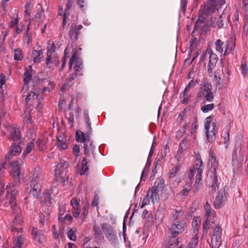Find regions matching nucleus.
<instances>
[{
  "instance_id": "obj_1",
  "label": "nucleus",
  "mask_w": 248,
  "mask_h": 248,
  "mask_svg": "<svg viewBox=\"0 0 248 248\" xmlns=\"http://www.w3.org/2000/svg\"><path fill=\"white\" fill-rule=\"evenodd\" d=\"M23 162L21 160H17L11 163V175L14 179V185L8 187L7 191V200L11 207L15 210L16 207V195L17 190L16 186L20 183V168Z\"/></svg>"
},
{
  "instance_id": "obj_2",
  "label": "nucleus",
  "mask_w": 248,
  "mask_h": 248,
  "mask_svg": "<svg viewBox=\"0 0 248 248\" xmlns=\"http://www.w3.org/2000/svg\"><path fill=\"white\" fill-rule=\"evenodd\" d=\"M43 180V175L40 168L35 167L30 184V195H31L34 198L38 197L41 193V182Z\"/></svg>"
},
{
  "instance_id": "obj_3",
  "label": "nucleus",
  "mask_w": 248,
  "mask_h": 248,
  "mask_svg": "<svg viewBox=\"0 0 248 248\" xmlns=\"http://www.w3.org/2000/svg\"><path fill=\"white\" fill-rule=\"evenodd\" d=\"M225 3V0H209L201 7L199 20H201V18L202 19L206 18Z\"/></svg>"
},
{
  "instance_id": "obj_4",
  "label": "nucleus",
  "mask_w": 248,
  "mask_h": 248,
  "mask_svg": "<svg viewBox=\"0 0 248 248\" xmlns=\"http://www.w3.org/2000/svg\"><path fill=\"white\" fill-rule=\"evenodd\" d=\"M204 128L207 141L213 142L216 139V132L217 129V121L213 120V116H210L205 119Z\"/></svg>"
},
{
  "instance_id": "obj_5",
  "label": "nucleus",
  "mask_w": 248,
  "mask_h": 248,
  "mask_svg": "<svg viewBox=\"0 0 248 248\" xmlns=\"http://www.w3.org/2000/svg\"><path fill=\"white\" fill-rule=\"evenodd\" d=\"M205 210V214L204 218L205 219V222L203 224V234L206 235L208 230L210 227V222L215 224L217 220L216 212L214 210L211 209L210 205L207 202L204 205Z\"/></svg>"
},
{
  "instance_id": "obj_6",
  "label": "nucleus",
  "mask_w": 248,
  "mask_h": 248,
  "mask_svg": "<svg viewBox=\"0 0 248 248\" xmlns=\"http://www.w3.org/2000/svg\"><path fill=\"white\" fill-rule=\"evenodd\" d=\"M76 139L77 141L84 142V155L89 156L90 155V150H93L94 146L92 141L90 142V136L88 133H85L79 130H77Z\"/></svg>"
},
{
  "instance_id": "obj_7",
  "label": "nucleus",
  "mask_w": 248,
  "mask_h": 248,
  "mask_svg": "<svg viewBox=\"0 0 248 248\" xmlns=\"http://www.w3.org/2000/svg\"><path fill=\"white\" fill-rule=\"evenodd\" d=\"M209 57V61L207 66V72L209 76L212 77L213 75V70L216 66L217 62V55L213 53L210 49H207L206 51H203L201 58V61L203 62L206 58Z\"/></svg>"
},
{
  "instance_id": "obj_8",
  "label": "nucleus",
  "mask_w": 248,
  "mask_h": 248,
  "mask_svg": "<svg viewBox=\"0 0 248 248\" xmlns=\"http://www.w3.org/2000/svg\"><path fill=\"white\" fill-rule=\"evenodd\" d=\"M102 228L106 238L113 246H116L118 243V238L116 231L107 223L102 224Z\"/></svg>"
},
{
  "instance_id": "obj_9",
  "label": "nucleus",
  "mask_w": 248,
  "mask_h": 248,
  "mask_svg": "<svg viewBox=\"0 0 248 248\" xmlns=\"http://www.w3.org/2000/svg\"><path fill=\"white\" fill-rule=\"evenodd\" d=\"M212 90V86L211 84H204L201 87L197 96L201 98H204L207 101L212 102L214 98Z\"/></svg>"
},
{
  "instance_id": "obj_10",
  "label": "nucleus",
  "mask_w": 248,
  "mask_h": 248,
  "mask_svg": "<svg viewBox=\"0 0 248 248\" xmlns=\"http://www.w3.org/2000/svg\"><path fill=\"white\" fill-rule=\"evenodd\" d=\"M222 229L219 225L217 224L213 228V234L211 239V246L212 248H219L221 245V238Z\"/></svg>"
},
{
  "instance_id": "obj_11",
  "label": "nucleus",
  "mask_w": 248,
  "mask_h": 248,
  "mask_svg": "<svg viewBox=\"0 0 248 248\" xmlns=\"http://www.w3.org/2000/svg\"><path fill=\"white\" fill-rule=\"evenodd\" d=\"M75 64L74 70L75 73L78 74L79 76H82V69H83V65H82V62L81 60L78 59L77 57V52L75 51L71 58L70 59L69 63V68L70 69H72V65Z\"/></svg>"
},
{
  "instance_id": "obj_12",
  "label": "nucleus",
  "mask_w": 248,
  "mask_h": 248,
  "mask_svg": "<svg viewBox=\"0 0 248 248\" xmlns=\"http://www.w3.org/2000/svg\"><path fill=\"white\" fill-rule=\"evenodd\" d=\"M55 46L54 42L51 45V47L47 49V56L46 58V64L47 67L50 68L51 63L58 65L59 61L57 54L55 52Z\"/></svg>"
},
{
  "instance_id": "obj_13",
  "label": "nucleus",
  "mask_w": 248,
  "mask_h": 248,
  "mask_svg": "<svg viewBox=\"0 0 248 248\" xmlns=\"http://www.w3.org/2000/svg\"><path fill=\"white\" fill-rule=\"evenodd\" d=\"M170 218L172 221L182 220L184 217L185 212L181 206H175L172 205L170 208Z\"/></svg>"
},
{
  "instance_id": "obj_14",
  "label": "nucleus",
  "mask_w": 248,
  "mask_h": 248,
  "mask_svg": "<svg viewBox=\"0 0 248 248\" xmlns=\"http://www.w3.org/2000/svg\"><path fill=\"white\" fill-rule=\"evenodd\" d=\"M198 81L197 80L194 81L192 79L188 85L186 87L183 93L180 94L182 98L181 102L183 104H187L188 102L190 94L189 93L191 89H193Z\"/></svg>"
},
{
  "instance_id": "obj_15",
  "label": "nucleus",
  "mask_w": 248,
  "mask_h": 248,
  "mask_svg": "<svg viewBox=\"0 0 248 248\" xmlns=\"http://www.w3.org/2000/svg\"><path fill=\"white\" fill-rule=\"evenodd\" d=\"M203 171L202 161L201 159H197L192 169L190 170V173L189 177L191 179L193 177L195 174H196V177H202Z\"/></svg>"
},
{
  "instance_id": "obj_16",
  "label": "nucleus",
  "mask_w": 248,
  "mask_h": 248,
  "mask_svg": "<svg viewBox=\"0 0 248 248\" xmlns=\"http://www.w3.org/2000/svg\"><path fill=\"white\" fill-rule=\"evenodd\" d=\"M185 226L182 220L177 221L175 223L172 224L170 228L171 236L172 237L177 236L179 233L184 231Z\"/></svg>"
},
{
  "instance_id": "obj_17",
  "label": "nucleus",
  "mask_w": 248,
  "mask_h": 248,
  "mask_svg": "<svg viewBox=\"0 0 248 248\" xmlns=\"http://www.w3.org/2000/svg\"><path fill=\"white\" fill-rule=\"evenodd\" d=\"M67 162L62 159L60 160L59 163L57 165L56 169H55V175L57 176V178L58 180H60V178H59V175L61 177H62L63 176V174L65 173V171L68 167Z\"/></svg>"
},
{
  "instance_id": "obj_18",
  "label": "nucleus",
  "mask_w": 248,
  "mask_h": 248,
  "mask_svg": "<svg viewBox=\"0 0 248 248\" xmlns=\"http://www.w3.org/2000/svg\"><path fill=\"white\" fill-rule=\"evenodd\" d=\"M216 46V49L217 51L225 55L228 53L227 49V46L228 43L227 42L224 43L220 39H217L215 43Z\"/></svg>"
},
{
  "instance_id": "obj_19",
  "label": "nucleus",
  "mask_w": 248,
  "mask_h": 248,
  "mask_svg": "<svg viewBox=\"0 0 248 248\" xmlns=\"http://www.w3.org/2000/svg\"><path fill=\"white\" fill-rule=\"evenodd\" d=\"M226 199L225 190L223 189L220 190L214 203L215 207L216 208H220L221 205L225 202Z\"/></svg>"
},
{
  "instance_id": "obj_20",
  "label": "nucleus",
  "mask_w": 248,
  "mask_h": 248,
  "mask_svg": "<svg viewBox=\"0 0 248 248\" xmlns=\"http://www.w3.org/2000/svg\"><path fill=\"white\" fill-rule=\"evenodd\" d=\"M8 130L10 132V135L8 137L10 140L18 141L20 139V133L18 128L10 126L8 127Z\"/></svg>"
},
{
  "instance_id": "obj_21",
  "label": "nucleus",
  "mask_w": 248,
  "mask_h": 248,
  "mask_svg": "<svg viewBox=\"0 0 248 248\" xmlns=\"http://www.w3.org/2000/svg\"><path fill=\"white\" fill-rule=\"evenodd\" d=\"M82 28L81 25L72 24L71 26L70 31H69V35L71 39L74 38L75 40H77L78 35L80 33L79 31Z\"/></svg>"
},
{
  "instance_id": "obj_22",
  "label": "nucleus",
  "mask_w": 248,
  "mask_h": 248,
  "mask_svg": "<svg viewBox=\"0 0 248 248\" xmlns=\"http://www.w3.org/2000/svg\"><path fill=\"white\" fill-rule=\"evenodd\" d=\"M79 200L75 198H73L71 200V205L72 206V213L75 217H78L80 212V210L79 209Z\"/></svg>"
},
{
  "instance_id": "obj_23",
  "label": "nucleus",
  "mask_w": 248,
  "mask_h": 248,
  "mask_svg": "<svg viewBox=\"0 0 248 248\" xmlns=\"http://www.w3.org/2000/svg\"><path fill=\"white\" fill-rule=\"evenodd\" d=\"M209 162L211 164V168L213 169V172L217 171V170L218 169L219 166V163L217 161V159L215 155L214 154L213 151L212 150H210L209 151Z\"/></svg>"
},
{
  "instance_id": "obj_24",
  "label": "nucleus",
  "mask_w": 248,
  "mask_h": 248,
  "mask_svg": "<svg viewBox=\"0 0 248 248\" xmlns=\"http://www.w3.org/2000/svg\"><path fill=\"white\" fill-rule=\"evenodd\" d=\"M21 151V147L19 145L16 144L12 145L10 151L6 155V159H10L11 156H16L17 154H19Z\"/></svg>"
},
{
  "instance_id": "obj_25",
  "label": "nucleus",
  "mask_w": 248,
  "mask_h": 248,
  "mask_svg": "<svg viewBox=\"0 0 248 248\" xmlns=\"http://www.w3.org/2000/svg\"><path fill=\"white\" fill-rule=\"evenodd\" d=\"M94 235L97 241H102L104 239V235L102 232V225L101 227L94 224L93 226Z\"/></svg>"
},
{
  "instance_id": "obj_26",
  "label": "nucleus",
  "mask_w": 248,
  "mask_h": 248,
  "mask_svg": "<svg viewBox=\"0 0 248 248\" xmlns=\"http://www.w3.org/2000/svg\"><path fill=\"white\" fill-rule=\"evenodd\" d=\"M50 212L49 209L47 208L46 210L42 209L41 212V215L40 216V222L42 225H44L46 222L49 220L50 217Z\"/></svg>"
},
{
  "instance_id": "obj_27",
  "label": "nucleus",
  "mask_w": 248,
  "mask_h": 248,
  "mask_svg": "<svg viewBox=\"0 0 248 248\" xmlns=\"http://www.w3.org/2000/svg\"><path fill=\"white\" fill-rule=\"evenodd\" d=\"M237 151L239 152V155L241 158L243 156L244 151L240 143H236L235 145L234 149L232 152V162H234L235 160L237 159Z\"/></svg>"
},
{
  "instance_id": "obj_28",
  "label": "nucleus",
  "mask_w": 248,
  "mask_h": 248,
  "mask_svg": "<svg viewBox=\"0 0 248 248\" xmlns=\"http://www.w3.org/2000/svg\"><path fill=\"white\" fill-rule=\"evenodd\" d=\"M32 235L34 240L39 243H42L44 238V233L41 231L38 230L36 228H33L32 231Z\"/></svg>"
},
{
  "instance_id": "obj_29",
  "label": "nucleus",
  "mask_w": 248,
  "mask_h": 248,
  "mask_svg": "<svg viewBox=\"0 0 248 248\" xmlns=\"http://www.w3.org/2000/svg\"><path fill=\"white\" fill-rule=\"evenodd\" d=\"M33 74L31 66L30 65L28 66L26 68V71L24 73V82L25 84H28L30 81L31 80Z\"/></svg>"
},
{
  "instance_id": "obj_30",
  "label": "nucleus",
  "mask_w": 248,
  "mask_h": 248,
  "mask_svg": "<svg viewBox=\"0 0 248 248\" xmlns=\"http://www.w3.org/2000/svg\"><path fill=\"white\" fill-rule=\"evenodd\" d=\"M32 58L34 62H40L43 58V50L40 49L38 51L34 50L32 52Z\"/></svg>"
},
{
  "instance_id": "obj_31",
  "label": "nucleus",
  "mask_w": 248,
  "mask_h": 248,
  "mask_svg": "<svg viewBox=\"0 0 248 248\" xmlns=\"http://www.w3.org/2000/svg\"><path fill=\"white\" fill-rule=\"evenodd\" d=\"M157 193L158 191L155 189L152 188L151 190H148L147 193V197H149L152 202L153 203L157 201Z\"/></svg>"
},
{
  "instance_id": "obj_32",
  "label": "nucleus",
  "mask_w": 248,
  "mask_h": 248,
  "mask_svg": "<svg viewBox=\"0 0 248 248\" xmlns=\"http://www.w3.org/2000/svg\"><path fill=\"white\" fill-rule=\"evenodd\" d=\"M177 121L178 123H181L183 121H186V123L188 121H189L188 116L187 115V110L184 109L178 116Z\"/></svg>"
},
{
  "instance_id": "obj_33",
  "label": "nucleus",
  "mask_w": 248,
  "mask_h": 248,
  "mask_svg": "<svg viewBox=\"0 0 248 248\" xmlns=\"http://www.w3.org/2000/svg\"><path fill=\"white\" fill-rule=\"evenodd\" d=\"M214 77L216 80V86L217 88H218L219 89L222 88L223 81L221 79V78L217 75V71L215 72L214 73H213V75L211 77Z\"/></svg>"
},
{
  "instance_id": "obj_34",
  "label": "nucleus",
  "mask_w": 248,
  "mask_h": 248,
  "mask_svg": "<svg viewBox=\"0 0 248 248\" xmlns=\"http://www.w3.org/2000/svg\"><path fill=\"white\" fill-rule=\"evenodd\" d=\"M34 141H30L28 142L26 147V149L23 154V155L25 156L27 154L31 153L34 146Z\"/></svg>"
},
{
  "instance_id": "obj_35",
  "label": "nucleus",
  "mask_w": 248,
  "mask_h": 248,
  "mask_svg": "<svg viewBox=\"0 0 248 248\" xmlns=\"http://www.w3.org/2000/svg\"><path fill=\"white\" fill-rule=\"evenodd\" d=\"M218 179L217 176V171L213 172V184H212V190H214V192H216L217 189H218Z\"/></svg>"
},
{
  "instance_id": "obj_36",
  "label": "nucleus",
  "mask_w": 248,
  "mask_h": 248,
  "mask_svg": "<svg viewBox=\"0 0 248 248\" xmlns=\"http://www.w3.org/2000/svg\"><path fill=\"white\" fill-rule=\"evenodd\" d=\"M164 181L162 179H160L155 183L153 188L155 189L158 192L159 190L162 189L164 188Z\"/></svg>"
},
{
  "instance_id": "obj_37",
  "label": "nucleus",
  "mask_w": 248,
  "mask_h": 248,
  "mask_svg": "<svg viewBox=\"0 0 248 248\" xmlns=\"http://www.w3.org/2000/svg\"><path fill=\"white\" fill-rule=\"evenodd\" d=\"M181 168V165L180 164H178L177 166L172 168L170 171L168 173V176L169 178L174 177L178 171Z\"/></svg>"
},
{
  "instance_id": "obj_38",
  "label": "nucleus",
  "mask_w": 248,
  "mask_h": 248,
  "mask_svg": "<svg viewBox=\"0 0 248 248\" xmlns=\"http://www.w3.org/2000/svg\"><path fill=\"white\" fill-rule=\"evenodd\" d=\"M87 160L86 158L83 157L82 159V165L81 169L79 171V173L80 175H84L86 171L88 170V166H87Z\"/></svg>"
},
{
  "instance_id": "obj_39",
  "label": "nucleus",
  "mask_w": 248,
  "mask_h": 248,
  "mask_svg": "<svg viewBox=\"0 0 248 248\" xmlns=\"http://www.w3.org/2000/svg\"><path fill=\"white\" fill-rule=\"evenodd\" d=\"M76 232L77 229L74 228L71 229L69 231H68L67 236L71 240L74 241L76 240Z\"/></svg>"
},
{
  "instance_id": "obj_40",
  "label": "nucleus",
  "mask_w": 248,
  "mask_h": 248,
  "mask_svg": "<svg viewBox=\"0 0 248 248\" xmlns=\"http://www.w3.org/2000/svg\"><path fill=\"white\" fill-rule=\"evenodd\" d=\"M14 58L16 61H20L22 59L23 55L21 49L19 48L15 49Z\"/></svg>"
},
{
  "instance_id": "obj_41",
  "label": "nucleus",
  "mask_w": 248,
  "mask_h": 248,
  "mask_svg": "<svg viewBox=\"0 0 248 248\" xmlns=\"http://www.w3.org/2000/svg\"><path fill=\"white\" fill-rule=\"evenodd\" d=\"M78 76H79V75L76 73H74L71 74V75H70V76L68 78H67L66 79L65 85L71 86L72 84V81L73 80H74L75 79H76V78H77Z\"/></svg>"
},
{
  "instance_id": "obj_42",
  "label": "nucleus",
  "mask_w": 248,
  "mask_h": 248,
  "mask_svg": "<svg viewBox=\"0 0 248 248\" xmlns=\"http://www.w3.org/2000/svg\"><path fill=\"white\" fill-rule=\"evenodd\" d=\"M202 180V177H196L195 184L194 185V192H196L201 188L202 183L201 182Z\"/></svg>"
},
{
  "instance_id": "obj_43",
  "label": "nucleus",
  "mask_w": 248,
  "mask_h": 248,
  "mask_svg": "<svg viewBox=\"0 0 248 248\" xmlns=\"http://www.w3.org/2000/svg\"><path fill=\"white\" fill-rule=\"evenodd\" d=\"M223 136H222L224 140V143L225 144V147L226 149L229 147L230 145V138H229V133L228 131H225L223 133Z\"/></svg>"
},
{
  "instance_id": "obj_44",
  "label": "nucleus",
  "mask_w": 248,
  "mask_h": 248,
  "mask_svg": "<svg viewBox=\"0 0 248 248\" xmlns=\"http://www.w3.org/2000/svg\"><path fill=\"white\" fill-rule=\"evenodd\" d=\"M215 108V105L213 103L203 105L201 107V110L204 113H207L210 110H212Z\"/></svg>"
},
{
  "instance_id": "obj_45",
  "label": "nucleus",
  "mask_w": 248,
  "mask_h": 248,
  "mask_svg": "<svg viewBox=\"0 0 248 248\" xmlns=\"http://www.w3.org/2000/svg\"><path fill=\"white\" fill-rule=\"evenodd\" d=\"M15 247L13 248H21L23 244V238L22 236L17 237V239L15 240Z\"/></svg>"
},
{
  "instance_id": "obj_46",
  "label": "nucleus",
  "mask_w": 248,
  "mask_h": 248,
  "mask_svg": "<svg viewBox=\"0 0 248 248\" xmlns=\"http://www.w3.org/2000/svg\"><path fill=\"white\" fill-rule=\"evenodd\" d=\"M198 237L197 234H195L191 239L190 242L188 245L190 248H195L198 243Z\"/></svg>"
},
{
  "instance_id": "obj_47",
  "label": "nucleus",
  "mask_w": 248,
  "mask_h": 248,
  "mask_svg": "<svg viewBox=\"0 0 248 248\" xmlns=\"http://www.w3.org/2000/svg\"><path fill=\"white\" fill-rule=\"evenodd\" d=\"M224 14H222L221 15L219 16V18H218L217 22V25L219 28H221L223 27L224 25Z\"/></svg>"
},
{
  "instance_id": "obj_48",
  "label": "nucleus",
  "mask_w": 248,
  "mask_h": 248,
  "mask_svg": "<svg viewBox=\"0 0 248 248\" xmlns=\"http://www.w3.org/2000/svg\"><path fill=\"white\" fill-rule=\"evenodd\" d=\"M80 147L78 145L76 144L74 146L72 149L73 154L75 156L76 158L79 155Z\"/></svg>"
},
{
  "instance_id": "obj_49",
  "label": "nucleus",
  "mask_w": 248,
  "mask_h": 248,
  "mask_svg": "<svg viewBox=\"0 0 248 248\" xmlns=\"http://www.w3.org/2000/svg\"><path fill=\"white\" fill-rule=\"evenodd\" d=\"M28 136L31 139V141H35L36 138L35 130L33 129L29 130L28 133Z\"/></svg>"
},
{
  "instance_id": "obj_50",
  "label": "nucleus",
  "mask_w": 248,
  "mask_h": 248,
  "mask_svg": "<svg viewBox=\"0 0 248 248\" xmlns=\"http://www.w3.org/2000/svg\"><path fill=\"white\" fill-rule=\"evenodd\" d=\"M34 143H35V144L37 145L39 150H42L43 149L45 144V142L44 141L40 140L39 139H37V140H35V141H34Z\"/></svg>"
},
{
  "instance_id": "obj_51",
  "label": "nucleus",
  "mask_w": 248,
  "mask_h": 248,
  "mask_svg": "<svg viewBox=\"0 0 248 248\" xmlns=\"http://www.w3.org/2000/svg\"><path fill=\"white\" fill-rule=\"evenodd\" d=\"M57 146L61 149L65 150L67 149L68 145L65 142H63L60 140H58L57 142Z\"/></svg>"
},
{
  "instance_id": "obj_52",
  "label": "nucleus",
  "mask_w": 248,
  "mask_h": 248,
  "mask_svg": "<svg viewBox=\"0 0 248 248\" xmlns=\"http://www.w3.org/2000/svg\"><path fill=\"white\" fill-rule=\"evenodd\" d=\"M18 22V18L17 17V14H16L15 18L12 19L11 21V25H10L11 28H14L15 27H17Z\"/></svg>"
},
{
  "instance_id": "obj_53",
  "label": "nucleus",
  "mask_w": 248,
  "mask_h": 248,
  "mask_svg": "<svg viewBox=\"0 0 248 248\" xmlns=\"http://www.w3.org/2000/svg\"><path fill=\"white\" fill-rule=\"evenodd\" d=\"M187 2L186 0H181V10L185 13L187 7Z\"/></svg>"
},
{
  "instance_id": "obj_54",
  "label": "nucleus",
  "mask_w": 248,
  "mask_h": 248,
  "mask_svg": "<svg viewBox=\"0 0 248 248\" xmlns=\"http://www.w3.org/2000/svg\"><path fill=\"white\" fill-rule=\"evenodd\" d=\"M59 219L60 220L64 221V222H65L66 220L70 222L72 219V217L71 216L68 214H66L63 218L59 217Z\"/></svg>"
},
{
  "instance_id": "obj_55",
  "label": "nucleus",
  "mask_w": 248,
  "mask_h": 248,
  "mask_svg": "<svg viewBox=\"0 0 248 248\" xmlns=\"http://www.w3.org/2000/svg\"><path fill=\"white\" fill-rule=\"evenodd\" d=\"M191 190V186L188 185L187 186H186L181 191V193L183 196L187 195L188 192Z\"/></svg>"
},
{
  "instance_id": "obj_56",
  "label": "nucleus",
  "mask_w": 248,
  "mask_h": 248,
  "mask_svg": "<svg viewBox=\"0 0 248 248\" xmlns=\"http://www.w3.org/2000/svg\"><path fill=\"white\" fill-rule=\"evenodd\" d=\"M150 202V199L149 197H147V194L145 196V197L144 198L142 201V203L141 206V208H143L145 205H148L149 204Z\"/></svg>"
},
{
  "instance_id": "obj_57",
  "label": "nucleus",
  "mask_w": 248,
  "mask_h": 248,
  "mask_svg": "<svg viewBox=\"0 0 248 248\" xmlns=\"http://www.w3.org/2000/svg\"><path fill=\"white\" fill-rule=\"evenodd\" d=\"M242 72L244 76H245L248 73L247 65L246 63H243L241 65Z\"/></svg>"
},
{
  "instance_id": "obj_58",
  "label": "nucleus",
  "mask_w": 248,
  "mask_h": 248,
  "mask_svg": "<svg viewBox=\"0 0 248 248\" xmlns=\"http://www.w3.org/2000/svg\"><path fill=\"white\" fill-rule=\"evenodd\" d=\"M35 95L36 94L34 92L30 93L26 97L25 102L28 103L31 99L33 98Z\"/></svg>"
},
{
  "instance_id": "obj_59",
  "label": "nucleus",
  "mask_w": 248,
  "mask_h": 248,
  "mask_svg": "<svg viewBox=\"0 0 248 248\" xmlns=\"http://www.w3.org/2000/svg\"><path fill=\"white\" fill-rule=\"evenodd\" d=\"M68 49L67 48H65V50H64V56L63 57V62H62V65L60 68V70H62L63 69V68H64L65 64H66V55L68 54Z\"/></svg>"
},
{
  "instance_id": "obj_60",
  "label": "nucleus",
  "mask_w": 248,
  "mask_h": 248,
  "mask_svg": "<svg viewBox=\"0 0 248 248\" xmlns=\"http://www.w3.org/2000/svg\"><path fill=\"white\" fill-rule=\"evenodd\" d=\"M243 8L245 14L248 13V0H243Z\"/></svg>"
},
{
  "instance_id": "obj_61",
  "label": "nucleus",
  "mask_w": 248,
  "mask_h": 248,
  "mask_svg": "<svg viewBox=\"0 0 248 248\" xmlns=\"http://www.w3.org/2000/svg\"><path fill=\"white\" fill-rule=\"evenodd\" d=\"M188 142V141L186 139L183 140L182 142L180 144V148L185 149L186 147V145Z\"/></svg>"
},
{
  "instance_id": "obj_62",
  "label": "nucleus",
  "mask_w": 248,
  "mask_h": 248,
  "mask_svg": "<svg viewBox=\"0 0 248 248\" xmlns=\"http://www.w3.org/2000/svg\"><path fill=\"white\" fill-rule=\"evenodd\" d=\"M190 123V121H188L183 126L182 128L180 130V132L182 134H184L186 132L187 127H188V125Z\"/></svg>"
},
{
  "instance_id": "obj_63",
  "label": "nucleus",
  "mask_w": 248,
  "mask_h": 248,
  "mask_svg": "<svg viewBox=\"0 0 248 248\" xmlns=\"http://www.w3.org/2000/svg\"><path fill=\"white\" fill-rule=\"evenodd\" d=\"M5 76L3 74L0 75V88L2 87L3 85L5 84Z\"/></svg>"
},
{
  "instance_id": "obj_64",
  "label": "nucleus",
  "mask_w": 248,
  "mask_h": 248,
  "mask_svg": "<svg viewBox=\"0 0 248 248\" xmlns=\"http://www.w3.org/2000/svg\"><path fill=\"white\" fill-rule=\"evenodd\" d=\"M67 120L68 123L71 124V126H72L74 120V115L72 113H70Z\"/></svg>"
}]
</instances>
